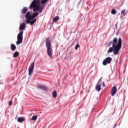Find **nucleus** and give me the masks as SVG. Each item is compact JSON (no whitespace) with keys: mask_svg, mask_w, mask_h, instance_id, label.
I'll use <instances>...</instances> for the list:
<instances>
[{"mask_svg":"<svg viewBox=\"0 0 128 128\" xmlns=\"http://www.w3.org/2000/svg\"><path fill=\"white\" fill-rule=\"evenodd\" d=\"M60 20V18L56 16L54 18L53 22H57V20Z\"/></svg>","mask_w":128,"mask_h":128,"instance_id":"obj_15","label":"nucleus"},{"mask_svg":"<svg viewBox=\"0 0 128 128\" xmlns=\"http://www.w3.org/2000/svg\"><path fill=\"white\" fill-rule=\"evenodd\" d=\"M121 14L122 16H126V10H122L121 12Z\"/></svg>","mask_w":128,"mask_h":128,"instance_id":"obj_17","label":"nucleus"},{"mask_svg":"<svg viewBox=\"0 0 128 128\" xmlns=\"http://www.w3.org/2000/svg\"><path fill=\"white\" fill-rule=\"evenodd\" d=\"M26 12H28V8H24L22 10V14H26Z\"/></svg>","mask_w":128,"mask_h":128,"instance_id":"obj_12","label":"nucleus"},{"mask_svg":"<svg viewBox=\"0 0 128 128\" xmlns=\"http://www.w3.org/2000/svg\"><path fill=\"white\" fill-rule=\"evenodd\" d=\"M24 118H18V122H24Z\"/></svg>","mask_w":128,"mask_h":128,"instance_id":"obj_11","label":"nucleus"},{"mask_svg":"<svg viewBox=\"0 0 128 128\" xmlns=\"http://www.w3.org/2000/svg\"><path fill=\"white\" fill-rule=\"evenodd\" d=\"M46 2H48V0H42V4H46Z\"/></svg>","mask_w":128,"mask_h":128,"instance_id":"obj_20","label":"nucleus"},{"mask_svg":"<svg viewBox=\"0 0 128 128\" xmlns=\"http://www.w3.org/2000/svg\"><path fill=\"white\" fill-rule=\"evenodd\" d=\"M116 92H117L116 86H113L112 90V92H111L112 96H114L116 94Z\"/></svg>","mask_w":128,"mask_h":128,"instance_id":"obj_8","label":"nucleus"},{"mask_svg":"<svg viewBox=\"0 0 128 128\" xmlns=\"http://www.w3.org/2000/svg\"><path fill=\"white\" fill-rule=\"evenodd\" d=\"M23 34H24V31L20 32L18 34L17 36L18 40L16 42V44H20L22 42Z\"/></svg>","mask_w":128,"mask_h":128,"instance_id":"obj_5","label":"nucleus"},{"mask_svg":"<svg viewBox=\"0 0 128 128\" xmlns=\"http://www.w3.org/2000/svg\"><path fill=\"white\" fill-rule=\"evenodd\" d=\"M18 56V52H16L14 53V54H13V56L14 58H17V56Z\"/></svg>","mask_w":128,"mask_h":128,"instance_id":"obj_16","label":"nucleus"},{"mask_svg":"<svg viewBox=\"0 0 128 128\" xmlns=\"http://www.w3.org/2000/svg\"><path fill=\"white\" fill-rule=\"evenodd\" d=\"M102 80H100L98 82V84H97L96 86V90L100 92V90H102V87H100V81Z\"/></svg>","mask_w":128,"mask_h":128,"instance_id":"obj_9","label":"nucleus"},{"mask_svg":"<svg viewBox=\"0 0 128 128\" xmlns=\"http://www.w3.org/2000/svg\"><path fill=\"white\" fill-rule=\"evenodd\" d=\"M12 101H10V102H9V105H10V106H12Z\"/></svg>","mask_w":128,"mask_h":128,"instance_id":"obj_22","label":"nucleus"},{"mask_svg":"<svg viewBox=\"0 0 128 128\" xmlns=\"http://www.w3.org/2000/svg\"><path fill=\"white\" fill-rule=\"evenodd\" d=\"M30 10L34 8V12H42V8L40 7L39 0H34L30 6Z\"/></svg>","mask_w":128,"mask_h":128,"instance_id":"obj_3","label":"nucleus"},{"mask_svg":"<svg viewBox=\"0 0 128 128\" xmlns=\"http://www.w3.org/2000/svg\"><path fill=\"white\" fill-rule=\"evenodd\" d=\"M24 28H26V24L23 22L20 26V30H23Z\"/></svg>","mask_w":128,"mask_h":128,"instance_id":"obj_10","label":"nucleus"},{"mask_svg":"<svg viewBox=\"0 0 128 128\" xmlns=\"http://www.w3.org/2000/svg\"><path fill=\"white\" fill-rule=\"evenodd\" d=\"M111 14H116V10L114 9H112V10H111Z\"/></svg>","mask_w":128,"mask_h":128,"instance_id":"obj_18","label":"nucleus"},{"mask_svg":"<svg viewBox=\"0 0 128 128\" xmlns=\"http://www.w3.org/2000/svg\"><path fill=\"white\" fill-rule=\"evenodd\" d=\"M38 119V116H34L32 117V120H36Z\"/></svg>","mask_w":128,"mask_h":128,"instance_id":"obj_19","label":"nucleus"},{"mask_svg":"<svg viewBox=\"0 0 128 128\" xmlns=\"http://www.w3.org/2000/svg\"><path fill=\"white\" fill-rule=\"evenodd\" d=\"M112 58H110V57H108L106 58L102 62V64L104 66H106L108 64H110V62L112 60Z\"/></svg>","mask_w":128,"mask_h":128,"instance_id":"obj_7","label":"nucleus"},{"mask_svg":"<svg viewBox=\"0 0 128 128\" xmlns=\"http://www.w3.org/2000/svg\"><path fill=\"white\" fill-rule=\"evenodd\" d=\"M102 86L104 87L106 86V84H104V82L102 83Z\"/></svg>","mask_w":128,"mask_h":128,"instance_id":"obj_23","label":"nucleus"},{"mask_svg":"<svg viewBox=\"0 0 128 128\" xmlns=\"http://www.w3.org/2000/svg\"><path fill=\"white\" fill-rule=\"evenodd\" d=\"M11 48H12V50H14L16 48V45L12 44Z\"/></svg>","mask_w":128,"mask_h":128,"instance_id":"obj_13","label":"nucleus"},{"mask_svg":"<svg viewBox=\"0 0 128 128\" xmlns=\"http://www.w3.org/2000/svg\"><path fill=\"white\" fill-rule=\"evenodd\" d=\"M78 48H80V45L78 44V43L75 46V50H76Z\"/></svg>","mask_w":128,"mask_h":128,"instance_id":"obj_21","label":"nucleus"},{"mask_svg":"<svg viewBox=\"0 0 128 128\" xmlns=\"http://www.w3.org/2000/svg\"><path fill=\"white\" fill-rule=\"evenodd\" d=\"M112 44V47L110 48L108 51V54L112 52L114 56H118L120 48H122V38H119L118 40L116 38H114L112 42H110L108 46H110Z\"/></svg>","mask_w":128,"mask_h":128,"instance_id":"obj_1","label":"nucleus"},{"mask_svg":"<svg viewBox=\"0 0 128 128\" xmlns=\"http://www.w3.org/2000/svg\"><path fill=\"white\" fill-rule=\"evenodd\" d=\"M34 62H33L30 66L28 69V75L32 76V72H34Z\"/></svg>","mask_w":128,"mask_h":128,"instance_id":"obj_6","label":"nucleus"},{"mask_svg":"<svg viewBox=\"0 0 128 128\" xmlns=\"http://www.w3.org/2000/svg\"><path fill=\"white\" fill-rule=\"evenodd\" d=\"M46 47L47 48V53L49 56H52V44H50V39L47 38L46 40Z\"/></svg>","mask_w":128,"mask_h":128,"instance_id":"obj_4","label":"nucleus"},{"mask_svg":"<svg viewBox=\"0 0 128 128\" xmlns=\"http://www.w3.org/2000/svg\"><path fill=\"white\" fill-rule=\"evenodd\" d=\"M37 16H38V12H35L34 14H32V12H28L26 16V18H27L26 20V24H30L31 26H32V24H34L36 22V19H34L33 20H34V18Z\"/></svg>","mask_w":128,"mask_h":128,"instance_id":"obj_2","label":"nucleus"},{"mask_svg":"<svg viewBox=\"0 0 128 128\" xmlns=\"http://www.w3.org/2000/svg\"><path fill=\"white\" fill-rule=\"evenodd\" d=\"M52 96L53 98H56L57 96V94H56V91H54L52 92Z\"/></svg>","mask_w":128,"mask_h":128,"instance_id":"obj_14","label":"nucleus"}]
</instances>
